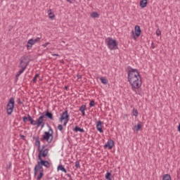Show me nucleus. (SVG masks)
<instances>
[{
    "label": "nucleus",
    "instance_id": "1",
    "mask_svg": "<svg viewBox=\"0 0 180 180\" xmlns=\"http://www.w3.org/2000/svg\"><path fill=\"white\" fill-rule=\"evenodd\" d=\"M127 74H128V82L131 86L132 91H136L139 88L141 87V76L139 73L137 69H133V68L128 66L127 68Z\"/></svg>",
    "mask_w": 180,
    "mask_h": 180
},
{
    "label": "nucleus",
    "instance_id": "2",
    "mask_svg": "<svg viewBox=\"0 0 180 180\" xmlns=\"http://www.w3.org/2000/svg\"><path fill=\"white\" fill-rule=\"evenodd\" d=\"M41 116L39 117L37 119V127H40L41 129H43L44 127V124L46 122V118L49 119L50 120H54V118L53 117V112H50L49 109H47L44 112H40Z\"/></svg>",
    "mask_w": 180,
    "mask_h": 180
},
{
    "label": "nucleus",
    "instance_id": "3",
    "mask_svg": "<svg viewBox=\"0 0 180 180\" xmlns=\"http://www.w3.org/2000/svg\"><path fill=\"white\" fill-rule=\"evenodd\" d=\"M14 109H15V98L11 97L9 99L8 104L6 105L7 115H8V116H11V115H12V113L13 112Z\"/></svg>",
    "mask_w": 180,
    "mask_h": 180
},
{
    "label": "nucleus",
    "instance_id": "4",
    "mask_svg": "<svg viewBox=\"0 0 180 180\" xmlns=\"http://www.w3.org/2000/svg\"><path fill=\"white\" fill-rule=\"evenodd\" d=\"M107 46L109 50H117V41H116V39H113L110 37H108V40L107 41Z\"/></svg>",
    "mask_w": 180,
    "mask_h": 180
},
{
    "label": "nucleus",
    "instance_id": "5",
    "mask_svg": "<svg viewBox=\"0 0 180 180\" xmlns=\"http://www.w3.org/2000/svg\"><path fill=\"white\" fill-rule=\"evenodd\" d=\"M53 136L50 131H44L42 138L40 139L41 141H46L50 144L53 141Z\"/></svg>",
    "mask_w": 180,
    "mask_h": 180
},
{
    "label": "nucleus",
    "instance_id": "6",
    "mask_svg": "<svg viewBox=\"0 0 180 180\" xmlns=\"http://www.w3.org/2000/svg\"><path fill=\"white\" fill-rule=\"evenodd\" d=\"M49 151H50V149L46 148L44 150L43 149H38V160H43V158H46L49 155Z\"/></svg>",
    "mask_w": 180,
    "mask_h": 180
},
{
    "label": "nucleus",
    "instance_id": "7",
    "mask_svg": "<svg viewBox=\"0 0 180 180\" xmlns=\"http://www.w3.org/2000/svg\"><path fill=\"white\" fill-rule=\"evenodd\" d=\"M63 120H70V115H68V110H65L60 114L59 122H62Z\"/></svg>",
    "mask_w": 180,
    "mask_h": 180
},
{
    "label": "nucleus",
    "instance_id": "8",
    "mask_svg": "<svg viewBox=\"0 0 180 180\" xmlns=\"http://www.w3.org/2000/svg\"><path fill=\"white\" fill-rule=\"evenodd\" d=\"M41 172V171H44V169H43V165H40V162L38 161L37 164L34 166V174L36 175L37 174H38V172Z\"/></svg>",
    "mask_w": 180,
    "mask_h": 180
},
{
    "label": "nucleus",
    "instance_id": "9",
    "mask_svg": "<svg viewBox=\"0 0 180 180\" xmlns=\"http://www.w3.org/2000/svg\"><path fill=\"white\" fill-rule=\"evenodd\" d=\"M39 161V165L41 167H45L46 168H50L51 167V165L50 164V162L48 160H44L43 159H38Z\"/></svg>",
    "mask_w": 180,
    "mask_h": 180
},
{
    "label": "nucleus",
    "instance_id": "10",
    "mask_svg": "<svg viewBox=\"0 0 180 180\" xmlns=\"http://www.w3.org/2000/svg\"><path fill=\"white\" fill-rule=\"evenodd\" d=\"M115 146V141L112 139L108 141L107 143L104 145V148H108V150H112Z\"/></svg>",
    "mask_w": 180,
    "mask_h": 180
},
{
    "label": "nucleus",
    "instance_id": "11",
    "mask_svg": "<svg viewBox=\"0 0 180 180\" xmlns=\"http://www.w3.org/2000/svg\"><path fill=\"white\" fill-rule=\"evenodd\" d=\"M147 5H148V0H141L139 2V6L142 9L147 8Z\"/></svg>",
    "mask_w": 180,
    "mask_h": 180
},
{
    "label": "nucleus",
    "instance_id": "12",
    "mask_svg": "<svg viewBox=\"0 0 180 180\" xmlns=\"http://www.w3.org/2000/svg\"><path fill=\"white\" fill-rule=\"evenodd\" d=\"M135 30V36L136 37H140V35L141 34V28H140V26L136 25L134 27Z\"/></svg>",
    "mask_w": 180,
    "mask_h": 180
},
{
    "label": "nucleus",
    "instance_id": "13",
    "mask_svg": "<svg viewBox=\"0 0 180 180\" xmlns=\"http://www.w3.org/2000/svg\"><path fill=\"white\" fill-rule=\"evenodd\" d=\"M20 65H19V68H23V67H25V65H26V68H27V65H29V61H25L22 59H20Z\"/></svg>",
    "mask_w": 180,
    "mask_h": 180
},
{
    "label": "nucleus",
    "instance_id": "14",
    "mask_svg": "<svg viewBox=\"0 0 180 180\" xmlns=\"http://www.w3.org/2000/svg\"><path fill=\"white\" fill-rule=\"evenodd\" d=\"M27 117H28V121L30 122V124H32V126H37V121L33 120V118H32V116H30V115H27Z\"/></svg>",
    "mask_w": 180,
    "mask_h": 180
},
{
    "label": "nucleus",
    "instance_id": "15",
    "mask_svg": "<svg viewBox=\"0 0 180 180\" xmlns=\"http://www.w3.org/2000/svg\"><path fill=\"white\" fill-rule=\"evenodd\" d=\"M96 129L99 133H103V129H102V121L99 120L96 124Z\"/></svg>",
    "mask_w": 180,
    "mask_h": 180
},
{
    "label": "nucleus",
    "instance_id": "16",
    "mask_svg": "<svg viewBox=\"0 0 180 180\" xmlns=\"http://www.w3.org/2000/svg\"><path fill=\"white\" fill-rule=\"evenodd\" d=\"M33 44H34V41H33V39H30L27 42V50H30L32 49Z\"/></svg>",
    "mask_w": 180,
    "mask_h": 180
},
{
    "label": "nucleus",
    "instance_id": "17",
    "mask_svg": "<svg viewBox=\"0 0 180 180\" xmlns=\"http://www.w3.org/2000/svg\"><path fill=\"white\" fill-rule=\"evenodd\" d=\"M33 139L35 140V146H37V150L40 149V138L33 136Z\"/></svg>",
    "mask_w": 180,
    "mask_h": 180
},
{
    "label": "nucleus",
    "instance_id": "18",
    "mask_svg": "<svg viewBox=\"0 0 180 180\" xmlns=\"http://www.w3.org/2000/svg\"><path fill=\"white\" fill-rule=\"evenodd\" d=\"M25 70H26V65H25L23 68H22L17 73V75H15L16 77V81H18V78H19V77H20L21 74H23Z\"/></svg>",
    "mask_w": 180,
    "mask_h": 180
},
{
    "label": "nucleus",
    "instance_id": "19",
    "mask_svg": "<svg viewBox=\"0 0 180 180\" xmlns=\"http://www.w3.org/2000/svg\"><path fill=\"white\" fill-rule=\"evenodd\" d=\"M73 130L75 131V133H78V131L79 133H85V130H84V129L79 127V126H76Z\"/></svg>",
    "mask_w": 180,
    "mask_h": 180
},
{
    "label": "nucleus",
    "instance_id": "20",
    "mask_svg": "<svg viewBox=\"0 0 180 180\" xmlns=\"http://www.w3.org/2000/svg\"><path fill=\"white\" fill-rule=\"evenodd\" d=\"M48 15L49 16V19H51V20H54V18H56V15H54V13H53L51 9L48 10Z\"/></svg>",
    "mask_w": 180,
    "mask_h": 180
},
{
    "label": "nucleus",
    "instance_id": "21",
    "mask_svg": "<svg viewBox=\"0 0 180 180\" xmlns=\"http://www.w3.org/2000/svg\"><path fill=\"white\" fill-rule=\"evenodd\" d=\"M58 171H62V172H65V174H67V169L63 165H59L57 168Z\"/></svg>",
    "mask_w": 180,
    "mask_h": 180
},
{
    "label": "nucleus",
    "instance_id": "22",
    "mask_svg": "<svg viewBox=\"0 0 180 180\" xmlns=\"http://www.w3.org/2000/svg\"><path fill=\"white\" fill-rule=\"evenodd\" d=\"M100 80L101 82V84H103V85H108V79L106 77H100Z\"/></svg>",
    "mask_w": 180,
    "mask_h": 180
},
{
    "label": "nucleus",
    "instance_id": "23",
    "mask_svg": "<svg viewBox=\"0 0 180 180\" xmlns=\"http://www.w3.org/2000/svg\"><path fill=\"white\" fill-rule=\"evenodd\" d=\"M44 170H41V172H39V174L37 176V180H40L41 179V178H43V176H44Z\"/></svg>",
    "mask_w": 180,
    "mask_h": 180
},
{
    "label": "nucleus",
    "instance_id": "24",
    "mask_svg": "<svg viewBox=\"0 0 180 180\" xmlns=\"http://www.w3.org/2000/svg\"><path fill=\"white\" fill-rule=\"evenodd\" d=\"M110 176H112V173L108 172L105 174V178L106 180H112V179L110 178Z\"/></svg>",
    "mask_w": 180,
    "mask_h": 180
},
{
    "label": "nucleus",
    "instance_id": "25",
    "mask_svg": "<svg viewBox=\"0 0 180 180\" xmlns=\"http://www.w3.org/2000/svg\"><path fill=\"white\" fill-rule=\"evenodd\" d=\"M162 180H172L171 179V175L167 174L163 175L162 179Z\"/></svg>",
    "mask_w": 180,
    "mask_h": 180
},
{
    "label": "nucleus",
    "instance_id": "26",
    "mask_svg": "<svg viewBox=\"0 0 180 180\" xmlns=\"http://www.w3.org/2000/svg\"><path fill=\"white\" fill-rule=\"evenodd\" d=\"M79 112H85V110H86V105H82V106L79 107Z\"/></svg>",
    "mask_w": 180,
    "mask_h": 180
},
{
    "label": "nucleus",
    "instance_id": "27",
    "mask_svg": "<svg viewBox=\"0 0 180 180\" xmlns=\"http://www.w3.org/2000/svg\"><path fill=\"white\" fill-rule=\"evenodd\" d=\"M91 18H99V14L97 12H93L91 13Z\"/></svg>",
    "mask_w": 180,
    "mask_h": 180
},
{
    "label": "nucleus",
    "instance_id": "28",
    "mask_svg": "<svg viewBox=\"0 0 180 180\" xmlns=\"http://www.w3.org/2000/svg\"><path fill=\"white\" fill-rule=\"evenodd\" d=\"M134 129L136 130V131H139L141 129V124L134 125Z\"/></svg>",
    "mask_w": 180,
    "mask_h": 180
},
{
    "label": "nucleus",
    "instance_id": "29",
    "mask_svg": "<svg viewBox=\"0 0 180 180\" xmlns=\"http://www.w3.org/2000/svg\"><path fill=\"white\" fill-rule=\"evenodd\" d=\"M132 113H133V116H136V117L139 116V111H137L136 109H134L132 111Z\"/></svg>",
    "mask_w": 180,
    "mask_h": 180
},
{
    "label": "nucleus",
    "instance_id": "30",
    "mask_svg": "<svg viewBox=\"0 0 180 180\" xmlns=\"http://www.w3.org/2000/svg\"><path fill=\"white\" fill-rule=\"evenodd\" d=\"M76 169H78V168H81V165H79V161H76L75 162V165Z\"/></svg>",
    "mask_w": 180,
    "mask_h": 180
},
{
    "label": "nucleus",
    "instance_id": "31",
    "mask_svg": "<svg viewBox=\"0 0 180 180\" xmlns=\"http://www.w3.org/2000/svg\"><path fill=\"white\" fill-rule=\"evenodd\" d=\"M95 106V100H91L89 103V108H94Z\"/></svg>",
    "mask_w": 180,
    "mask_h": 180
},
{
    "label": "nucleus",
    "instance_id": "32",
    "mask_svg": "<svg viewBox=\"0 0 180 180\" xmlns=\"http://www.w3.org/2000/svg\"><path fill=\"white\" fill-rule=\"evenodd\" d=\"M37 77H39V74H36L32 79V82L36 83L37 81Z\"/></svg>",
    "mask_w": 180,
    "mask_h": 180
},
{
    "label": "nucleus",
    "instance_id": "33",
    "mask_svg": "<svg viewBox=\"0 0 180 180\" xmlns=\"http://www.w3.org/2000/svg\"><path fill=\"white\" fill-rule=\"evenodd\" d=\"M27 120H29L28 117L24 116V117H22V122H23L24 123H27Z\"/></svg>",
    "mask_w": 180,
    "mask_h": 180
},
{
    "label": "nucleus",
    "instance_id": "34",
    "mask_svg": "<svg viewBox=\"0 0 180 180\" xmlns=\"http://www.w3.org/2000/svg\"><path fill=\"white\" fill-rule=\"evenodd\" d=\"M12 167V162H9L8 164L6 165V169H11Z\"/></svg>",
    "mask_w": 180,
    "mask_h": 180
},
{
    "label": "nucleus",
    "instance_id": "35",
    "mask_svg": "<svg viewBox=\"0 0 180 180\" xmlns=\"http://www.w3.org/2000/svg\"><path fill=\"white\" fill-rule=\"evenodd\" d=\"M63 124H58V130H59V131H63Z\"/></svg>",
    "mask_w": 180,
    "mask_h": 180
},
{
    "label": "nucleus",
    "instance_id": "36",
    "mask_svg": "<svg viewBox=\"0 0 180 180\" xmlns=\"http://www.w3.org/2000/svg\"><path fill=\"white\" fill-rule=\"evenodd\" d=\"M33 41L36 44V43H38V41H40V37H37L35 39H33Z\"/></svg>",
    "mask_w": 180,
    "mask_h": 180
},
{
    "label": "nucleus",
    "instance_id": "37",
    "mask_svg": "<svg viewBox=\"0 0 180 180\" xmlns=\"http://www.w3.org/2000/svg\"><path fill=\"white\" fill-rule=\"evenodd\" d=\"M156 34H157L158 36H161V31L160 30V29H158V30H156Z\"/></svg>",
    "mask_w": 180,
    "mask_h": 180
},
{
    "label": "nucleus",
    "instance_id": "38",
    "mask_svg": "<svg viewBox=\"0 0 180 180\" xmlns=\"http://www.w3.org/2000/svg\"><path fill=\"white\" fill-rule=\"evenodd\" d=\"M49 131L50 134H51L53 136V128H51V127H49Z\"/></svg>",
    "mask_w": 180,
    "mask_h": 180
},
{
    "label": "nucleus",
    "instance_id": "39",
    "mask_svg": "<svg viewBox=\"0 0 180 180\" xmlns=\"http://www.w3.org/2000/svg\"><path fill=\"white\" fill-rule=\"evenodd\" d=\"M64 122H63V126H67V123H68V122H70V120H63Z\"/></svg>",
    "mask_w": 180,
    "mask_h": 180
},
{
    "label": "nucleus",
    "instance_id": "40",
    "mask_svg": "<svg viewBox=\"0 0 180 180\" xmlns=\"http://www.w3.org/2000/svg\"><path fill=\"white\" fill-rule=\"evenodd\" d=\"M20 60H22V61H26L27 60V56H22V57H21Z\"/></svg>",
    "mask_w": 180,
    "mask_h": 180
},
{
    "label": "nucleus",
    "instance_id": "41",
    "mask_svg": "<svg viewBox=\"0 0 180 180\" xmlns=\"http://www.w3.org/2000/svg\"><path fill=\"white\" fill-rule=\"evenodd\" d=\"M17 102H18V105H22L23 104V102H22L20 101V98H18Z\"/></svg>",
    "mask_w": 180,
    "mask_h": 180
},
{
    "label": "nucleus",
    "instance_id": "42",
    "mask_svg": "<svg viewBox=\"0 0 180 180\" xmlns=\"http://www.w3.org/2000/svg\"><path fill=\"white\" fill-rule=\"evenodd\" d=\"M49 44H50V42H46L44 44H42L43 47H47V46H49Z\"/></svg>",
    "mask_w": 180,
    "mask_h": 180
},
{
    "label": "nucleus",
    "instance_id": "43",
    "mask_svg": "<svg viewBox=\"0 0 180 180\" xmlns=\"http://www.w3.org/2000/svg\"><path fill=\"white\" fill-rule=\"evenodd\" d=\"M20 139H22V140H25V139L26 138V136H25L24 135H22V134L20 135Z\"/></svg>",
    "mask_w": 180,
    "mask_h": 180
},
{
    "label": "nucleus",
    "instance_id": "44",
    "mask_svg": "<svg viewBox=\"0 0 180 180\" xmlns=\"http://www.w3.org/2000/svg\"><path fill=\"white\" fill-rule=\"evenodd\" d=\"M40 150H46V145H43L41 148H40Z\"/></svg>",
    "mask_w": 180,
    "mask_h": 180
},
{
    "label": "nucleus",
    "instance_id": "45",
    "mask_svg": "<svg viewBox=\"0 0 180 180\" xmlns=\"http://www.w3.org/2000/svg\"><path fill=\"white\" fill-rule=\"evenodd\" d=\"M77 79H81V78H82V76L81 75H77Z\"/></svg>",
    "mask_w": 180,
    "mask_h": 180
},
{
    "label": "nucleus",
    "instance_id": "46",
    "mask_svg": "<svg viewBox=\"0 0 180 180\" xmlns=\"http://www.w3.org/2000/svg\"><path fill=\"white\" fill-rule=\"evenodd\" d=\"M52 56L54 57V56H56V57H60V55L57 54V53H53L52 54Z\"/></svg>",
    "mask_w": 180,
    "mask_h": 180
},
{
    "label": "nucleus",
    "instance_id": "47",
    "mask_svg": "<svg viewBox=\"0 0 180 180\" xmlns=\"http://www.w3.org/2000/svg\"><path fill=\"white\" fill-rule=\"evenodd\" d=\"M151 47H152V49H155V46L154 45V43H152Z\"/></svg>",
    "mask_w": 180,
    "mask_h": 180
},
{
    "label": "nucleus",
    "instance_id": "48",
    "mask_svg": "<svg viewBox=\"0 0 180 180\" xmlns=\"http://www.w3.org/2000/svg\"><path fill=\"white\" fill-rule=\"evenodd\" d=\"M64 89H65V91H68V86H65Z\"/></svg>",
    "mask_w": 180,
    "mask_h": 180
},
{
    "label": "nucleus",
    "instance_id": "49",
    "mask_svg": "<svg viewBox=\"0 0 180 180\" xmlns=\"http://www.w3.org/2000/svg\"><path fill=\"white\" fill-rule=\"evenodd\" d=\"M82 116H85V111H82Z\"/></svg>",
    "mask_w": 180,
    "mask_h": 180
},
{
    "label": "nucleus",
    "instance_id": "50",
    "mask_svg": "<svg viewBox=\"0 0 180 180\" xmlns=\"http://www.w3.org/2000/svg\"><path fill=\"white\" fill-rule=\"evenodd\" d=\"M178 131H179V133H180V124H179V126H178Z\"/></svg>",
    "mask_w": 180,
    "mask_h": 180
},
{
    "label": "nucleus",
    "instance_id": "51",
    "mask_svg": "<svg viewBox=\"0 0 180 180\" xmlns=\"http://www.w3.org/2000/svg\"><path fill=\"white\" fill-rule=\"evenodd\" d=\"M67 2H69V4H72V1H71V0H66Z\"/></svg>",
    "mask_w": 180,
    "mask_h": 180
},
{
    "label": "nucleus",
    "instance_id": "52",
    "mask_svg": "<svg viewBox=\"0 0 180 180\" xmlns=\"http://www.w3.org/2000/svg\"><path fill=\"white\" fill-rule=\"evenodd\" d=\"M68 176H69L70 178H71V174H68Z\"/></svg>",
    "mask_w": 180,
    "mask_h": 180
},
{
    "label": "nucleus",
    "instance_id": "53",
    "mask_svg": "<svg viewBox=\"0 0 180 180\" xmlns=\"http://www.w3.org/2000/svg\"><path fill=\"white\" fill-rule=\"evenodd\" d=\"M133 34H134V31H132Z\"/></svg>",
    "mask_w": 180,
    "mask_h": 180
},
{
    "label": "nucleus",
    "instance_id": "54",
    "mask_svg": "<svg viewBox=\"0 0 180 180\" xmlns=\"http://www.w3.org/2000/svg\"><path fill=\"white\" fill-rule=\"evenodd\" d=\"M39 80L41 81V78H39Z\"/></svg>",
    "mask_w": 180,
    "mask_h": 180
},
{
    "label": "nucleus",
    "instance_id": "55",
    "mask_svg": "<svg viewBox=\"0 0 180 180\" xmlns=\"http://www.w3.org/2000/svg\"><path fill=\"white\" fill-rule=\"evenodd\" d=\"M134 39H136V37H134Z\"/></svg>",
    "mask_w": 180,
    "mask_h": 180
}]
</instances>
